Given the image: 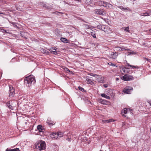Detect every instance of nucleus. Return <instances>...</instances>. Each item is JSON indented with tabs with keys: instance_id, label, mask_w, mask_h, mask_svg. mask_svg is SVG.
<instances>
[{
	"instance_id": "nucleus-1",
	"label": "nucleus",
	"mask_w": 151,
	"mask_h": 151,
	"mask_svg": "<svg viewBox=\"0 0 151 151\" xmlns=\"http://www.w3.org/2000/svg\"><path fill=\"white\" fill-rule=\"evenodd\" d=\"M36 81L34 76L30 75L25 78L24 80V84L27 87H29L32 84H34Z\"/></svg>"
},
{
	"instance_id": "nucleus-2",
	"label": "nucleus",
	"mask_w": 151,
	"mask_h": 151,
	"mask_svg": "<svg viewBox=\"0 0 151 151\" xmlns=\"http://www.w3.org/2000/svg\"><path fill=\"white\" fill-rule=\"evenodd\" d=\"M35 147L37 150L40 151L45 149L46 144L45 141L41 140L38 142L37 143Z\"/></svg>"
},
{
	"instance_id": "nucleus-3",
	"label": "nucleus",
	"mask_w": 151,
	"mask_h": 151,
	"mask_svg": "<svg viewBox=\"0 0 151 151\" xmlns=\"http://www.w3.org/2000/svg\"><path fill=\"white\" fill-rule=\"evenodd\" d=\"M16 103L15 101H10L8 102L6 105L9 109L13 110L15 107Z\"/></svg>"
},
{
	"instance_id": "nucleus-4",
	"label": "nucleus",
	"mask_w": 151,
	"mask_h": 151,
	"mask_svg": "<svg viewBox=\"0 0 151 151\" xmlns=\"http://www.w3.org/2000/svg\"><path fill=\"white\" fill-rule=\"evenodd\" d=\"M9 96L10 98H12L14 96V95L15 94V89L13 88V86H12L10 85L9 86Z\"/></svg>"
},
{
	"instance_id": "nucleus-5",
	"label": "nucleus",
	"mask_w": 151,
	"mask_h": 151,
	"mask_svg": "<svg viewBox=\"0 0 151 151\" xmlns=\"http://www.w3.org/2000/svg\"><path fill=\"white\" fill-rule=\"evenodd\" d=\"M132 87L129 86L125 87L123 90V92L125 94H130L133 90Z\"/></svg>"
},
{
	"instance_id": "nucleus-6",
	"label": "nucleus",
	"mask_w": 151,
	"mask_h": 151,
	"mask_svg": "<svg viewBox=\"0 0 151 151\" xmlns=\"http://www.w3.org/2000/svg\"><path fill=\"white\" fill-rule=\"evenodd\" d=\"M121 78L124 81H130L133 79V77L131 75L125 74Z\"/></svg>"
},
{
	"instance_id": "nucleus-7",
	"label": "nucleus",
	"mask_w": 151,
	"mask_h": 151,
	"mask_svg": "<svg viewBox=\"0 0 151 151\" xmlns=\"http://www.w3.org/2000/svg\"><path fill=\"white\" fill-rule=\"evenodd\" d=\"M94 12L96 14L101 15L105 14L104 10L102 9H96L94 10Z\"/></svg>"
},
{
	"instance_id": "nucleus-8",
	"label": "nucleus",
	"mask_w": 151,
	"mask_h": 151,
	"mask_svg": "<svg viewBox=\"0 0 151 151\" xmlns=\"http://www.w3.org/2000/svg\"><path fill=\"white\" fill-rule=\"evenodd\" d=\"M121 71L122 73H128L129 72V68L125 67H121L120 68Z\"/></svg>"
},
{
	"instance_id": "nucleus-9",
	"label": "nucleus",
	"mask_w": 151,
	"mask_h": 151,
	"mask_svg": "<svg viewBox=\"0 0 151 151\" xmlns=\"http://www.w3.org/2000/svg\"><path fill=\"white\" fill-rule=\"evenodd\" d=\"M118 55V52H111V53L109 55V57L111 58L115 59L116 58Z\"/></svg>"
},
{
	"instance_id": "nucleus-10",
	"label": "nucleus",
	"mask_w": 151,
	"mask_h": 151,
	"mask_svg": "<svg viewBox=\"0 0 151 151\" xmlns=\"http://www.w3.org/2000/svg\"><path fill=\"white\" fill-rule=\"evenodd\" d=\"M47 123L48 124V125L50 126H51L52 125H53V124H55V122H54L52 121L51 119L50 118H48L47 119Z\"/></svg>"
},
{
	"instance_id": "nucleus-11",
	"label": "nucleus",
	"mask_w": 151,
	"mask_h": 151,
	"mask_svg": "<svg viewBox=\"0 0 151 151\" xmlns=\"http://www.w3.org/2000/svg\"><path fill=\"white\" fill-rule=\"evenodd\" d=\"M100 6L106 7V2L103 1H99L98 2Z\"/></svg>"
},
{
	"instance_id": "nucleus-12",
	"label": "nucleus",
	"mask_w": 151,
	"mask_h": 151,
	"mask_svg": "<svg viewBox=\"0 0 151 151\" xmlns=\"http://www.w3.org/2000/svg\"><path fill=\"white\" fill-rule=\"evenodd\" d=\"M37 128L39 132H43L45 131L43 127H42L41 125H38L37 127Z\"/></svg>"
},
{
	"instance_id": "nucleus-13",
	"label": "nucleus",
	"mask_w": 151,
	"mask_h": 151,
	"mask_svg": "<svg viewBox=\"0 0 151 151\" xmlns=\"http://www.w3.org/2000/svg\"><path fill=\"white\" fill-rule=\"evenodd\" d=\"M128 112V109L126 108L124 109L121 111V114L123 116H124L125 117H127L126 115H125V114H127Z\"/></svg>"
},
{
	"instance_id": "nucleus-14",
	"label": "nucleus",
	"mask_w": 151,
	"mask_h": 151,
	"mask_svg": "<svg viewBox=\"0 0 151 151\" xmlns=\"http://www.w3.org/2000/svg\"><path fill=\"white\" fill-rule=\"evenodd\" d=\"M29 34L27 32H21L20 35L22 37H23L27 39V35Z\"/></svg>"
},
{
	"instance_id": "nucleus-15",
	"label": "nucleus",
	"mask_w": 151,
	"mask_h": 151,
	"mask_svg": "<svg viewBox=\"0 0 151 151\" xmlns=\"http://www.w3.org/2000/svg\"><path fill=\"white\" fill-rule=\"evenodd\" d=\"M86 81H87V83L88 84H90L93 85V82L88 77H86Z\"/></svg>"
},
{
	"instance_id": "nucleus-16",
	"label": "nucleus",
	"mask_w": 151,
	"mask_h": 151,
	"mask_svg": "<svg viewBox=\"0 0 151 151\" xmlns=\"http://www.w3.org/2000/svg\"><path fill=\"white\" fill-rule=\"evenodd\" d=\"M126 65L127 66H128V67H132L133 69H134V68L138 69L139 68V67L137 66H134L133 65H130L129 63H127Z\"/></svg>"
},
{
	"instance_id": "nucleus-17",
	"label": "nucleus",
	"mask_w": 151,
	"mask_h": 151,
	"mask_svg": "<svg viewBox=\"0 0 151 151\" xmlns=\"http://www.w3.org/2000/svg\"><path fill=\"white\" fill-rule=\"evenodd\" d=\"M57 133H53L50 134V137L52 138H54L57 139L58 138V136L57 135Z\"/></svg>"
},
{
	"instance_id": "nucleus-18",
	"label": "nucleus",
	"mask_w": 151,
	"mask_h": 151,
	"mask_svg": "<svg viewBox=\"0 0 151 151\" xmlns=\"http://www.w3.org/2000/svg\"><path fill=\"white\" fill-rule=\"evenodd\" d=\"M114 121L112 119H109L108 120H103L102 122L104 123H110Z\"/></svg>"
},
{
	"instance_id": "nucleus-19",
	"label": "nucleus",
	"mask_w": 151,
	"mask_h": 151,
	"mask_svg": "<svg viewBox=\"0 0 151 151\" xmlns=\"http://www.w3.org/2000/svg\"><path fill=\"white\" fill-rule=\"evenodd\" d=\"M101 96H102L103 97L105 98H106V99H110V98L109 96L106 95L105 93L101 94Z\"/></svg>"
},
{
	"instance_id": "nucleus-20",
	"label": "nucleus",
	"mask_w": 151,
	"mask_h": 151,
	"mask_svg": "<svg viewBox=\"0 0 151 151\" xmlns=\"http://www.w3.org/2000/svg\"><path fill=\"white\" fill-rule=\"evenodd\" d=\"M40 51L43 53L46 54H48L49 52L47 51L44 49L43 48H41L40 49Z\"/></svg>"
},
{
	"instance_id": "nucleus-21",
	"label": "nucleus",
	"mask_w": 151,
	"mask_h": 151,
	"mask_svg": "<svg viewBox=\"0 0 151 151\" xmlns=\"http://www.w3.org/2000/svg\"><path fill=\"white\" fill-rule=\"evenodd\" d=\"M57 135L58 136V138L62 137L63 135V133L61 132H57Z\"/></svg>"
},
{
	"instance_id": "nucleus-22",
	"label": "nucleus",
	"mask_w": 151,
	"mask_h": 151,
	"mask_svg": "<svg viewBox=\"0 0 151 151\" xmlns=\"http://www.w3.org/2000/svg\"><path fill=\"white\" fill-rule=\"evenodd\" d=\"M60 40L65 43H68V40L65 38L62 37L60 38Z\"/></svg>"
},
{
	"instance_id": "nucleus-23",
	"label": "nucleus",
	"mask_w": 151,
	"mask_h": 151,
	"mask_svg": "<svg viewBox=\"0 0 151 151\" xmlns=\"http://www.w3.org/2000/svg\"><path fill=\"white\" fill-rule=\"evenodd\" d=\"M108 27L107 26H106L104 25H102V27L101 30L106 32L107 31L106 29H107V28Z\"/></svg>"
},
{
	"instance_id": "nucleus-24",
	"label": "nucleus",
	"mask_w": 151,
	"mask_h": 151,
	"mask_svg": "<svg viewBox=\"0 0 151 151\" xmlns=\"http://www.w3.org/2000/svg\"><path fill=\"white\" fill-rule=\"evenodd\" d=\"M137 52H134L133 51H131L130 52H128V55H136L137 54Z\"/></svg>"
},
{
	"instance_id": "nucleus-25",
	"label": "nucleus",
	"mask_w": 151,
	"mask_h": 151,
	"mask_svg": "<svg viewBox=\"0 0 151 151\" xmlns=\"http://www.w3.org/2000/svg\"><path fill=\"white\" fill-rule=\"evenodd\" d=\"M84 25L85 28L86 29H90L91 28V25L85 24H84Z\"/></svg>"
},
{
	"instance_id": "nucleus-26",
	"label": "nucleus",
	"mask_w": 151,
	"mask_h": 151,
	"mask_svg": "<svg viewBox=\"0 0 151 151\" xmlns=\"http://www.w3.org/2000/svg\"><path fill=\"white\" fill-rule=\"evenodd\" d=\"M92 31H93L92 30ZM91 35L94 38H96V33L95 32L93 31L92 32H91Z\"/></svg>"
},
{
	"instance_id": "nucleus-27",
	"label": "nucleus",
	"mask_w": 151,
	"mask_h": 151,
	"mask_svg": "<svg viewBox=\"0 0 151 151\" xmlns=\"http://www.w3.org/2000/svg\"><path fill=\"white\" fill-rule=\"evenodd\" d=\"M150 14L148 12H146V13H142V14L141 15L142 16H149Z\"/></svg>"
},
{
	"instance_id": "nucleus-28",
	"label": "nucleus",
	"mask_w": 151,
	"mask_h": 151,
	"mask_svg": "<svg viewBox=\"0 0 151 151\" xmlns=\"http://www.w3.org/2000/svg\"><path fill=\"white\" fill-rule=\"evenodd\" d=\"M10 23L11 24L13 25V26L14 27H15L16 28H18V26L16 25V24L17 23H15V22H10Z\"/></svg>"
},
{
	"instance_id": "nucleus-29",
	"label": "nucleus",
	"mask_w": 151,
	"mask_h": 151,
	"mask_svg": "<svg viewBox=\"0 0 151 151\" xmlns=\"http://www.w3.org/2000/svg\"><path fill=\"white\" fill-rule=\"evenodd\" d=\"M91 76H93L95 77V78H97L98 76H99L98 75L93 73H90V74H89Z\"/></svg>"
},
{
	"instance_id": "nucleus-30",
	"label": "nucleus",
	"mask_w": 151,
	"mask_h": 151,
	"mask_svg": "<svg viewBox=\"0 0 151 151\" xmlns=\"http://www.w3.org/2000/svg\"><path fill=\"white\" fill-rule=\"evenodd\" d=\"M122 29L124 30L127 31L128 32H129V27L128 26L127 27H123L122 28Z\"/></svg>"
},
{
	"instance_id": "nucleus-31",
	"label": "nucleus",
	"mask_w": 151,
	"mask_h": 151,
	"mask_svg": "<svg viewBox=\"0 0 151 151\" xmlns=\"http://www.w3.org/2000/svg\"><path fill=\"white\" fill-rule=\"evenodd\" d=\"M78 88H79V90H80L81 91H82V92H86V91L84 89L80 86H79L78 87Z\"/></svg>"
},
{
	"instance_id": "nucleus-32",
	"label": "nucleus",
	"mask_w": 151,
	"mask_h": 151,
	"mask_svg": "<svg viewBox=\"0 0 151 151\" xmlns=\"http://www.w3.org/2000/svg\"><path fill=\"white\" fill-rule=\"evenodd\" d=\"M106 7H108V8H112L113 6L110 4H109L107 2H106Z\"/></svg>"
},
{
	"instance_id": "nucleus-33",
	"label": "nucleus",
	"mask_w": 151,
	"mask_h": 151,
	"mask_svg": "<svg viewBox=\"0 0 151 151\" xmlns=\"http://www.w3.org/2000/svg\"><path fill=\"white\" fill-rule=\"evenodd\" d=\"M41 5L42 6H43L46 8L47 9H48V6H47L46 4H45L42 2V3Z\"/></svg>"
},
{
	"instance_id": "nucleus-34",
	"label": "nucleus",
	"mask_w": 151,
	"mask_h": 151,
	"mask_svg": "<svg viewBox=\"0 0 151 151\" xmlns=\"http://www.w3.org/2000/svg\"><path fill=\"white\" fill-rule=\"evenodd\" d=\"M41 5L42 6H43L46 8L47 9H48V6H47L46 4H45L42 2V3Z\"/></svg>"
},
{
	"instance_id": "nucleus-35",
	"label": "nucleus",
	"mask_w": 151,
	"mask_h": 151,
	"mask_svg": "<svg viewBox=\"0 0 151 151\" xmlns=\"http://www.w3.org/2000/svg\"><path fill=\"white\" fill-rule=\"evenodd\" d=\"M102 25H101V24H99L97 26L96 28L101 30L102 28Z\"/></svg>"
},
{
	"instance_id": "nucleus-36",
	"label": "nucleus",
	"mask_w": 151,
	"mask_h": 151,
	"mask_svg": "<svg viewBox=\"0 0 151 151\" xmlns=\"http://www.w3.org/2000/svg\"><path fill=\"white\" fill-rule=\"evenodd\" d=\"M12 151H20L18 148H16L13 149H12Z\"/></svg>"
},
{
	"instance_id": "nucleus-37",
	"label": "nucleus",
	"mask_w": 151,
	"mask_h": 151,
	"mask_svg": "<svg viewBox=\"0 0 151 151\" xmlns=\"http://www.w3.org/2000/svg\"><path fill=\"white\" fill-rule=\"evenodd\" d=\"M130 50L129 49H126L124 47H122V48H121V50H122V51H124V50L127 51V50Z\"/></svg>"
},
{
	"instance_id": "nucleus-38",
	"label": "nucleus",
	"mask_w": 151,
	"mask_h": 151,
	"mask_svg": "<svg viewBox=\"0 0 151 151\" xmlns=\"http://www.w3.org/2000/svg\"><path fill=\"white\" fill-rule=\"evenodd\" d=\"M64 69L66 71H68L71 73L72 72V71H70L68 68H67L66 67H64Z\"/></svg>"
},
{
	"instance_id": "nucleus-39",
	"label": "nucleus",
	"mask_w": 151,
	"mask_h": 151,
	"mask_svg": "<svg viewBox=\"0 0 151 151\" xmlns=\"http://www.w3.org/2000/svg\"><path fill=\"white\" fill-rule=\"evenodd\" d=\"M100 101L101 104H105V103L104 101V100H103L102 99H100Z\"/></svg>"
},
{
	"instance_id": "nucleus-40",
	"label": "nucleus",
	"mask_w": 151,
	"mask_h": 151,
	"mask_svg": "<svg viewBox=\"0 0 151 151\" xmlns=\"http://www.w3.org/2000/svg\"><path fill=\"white\" fill-rule=\"evenodd\" d=\"M51 53H53L55 55L57 54V52H56V51H51Z\"/></svg>"
},
{
	"instance_id": "nucleus-41",
	"label": "nucleus",
	"mask_w": 151,
	"mask_h": 151,
	"mask_svg": "<svg viewBox=\"0 0 151 151\" xmlns=\"http://www.w3.org/2000/svg\"><path fill=\"white\" fill-rule=\"evenodd\" d=\"M119 8L121 9L122 10H124V9L123 6H117Z\"/></svg>"
},
{
	"instance_id": "nucleus-42",
	"label": "nucleus",
	"mask_w": 151,
	"mask_h": 151,
	"mask_svg": "<svg viewBox=\"0 0 151 151\" xmlns=\"http://www.w3.org/2000/svg\"><path fill=\"white\" fill-rule=\"evenodd\" d=\"M124 10H127L128 11H131V9H129V8L128 7H127L126 8H125Z\"/></svg>"
},
{
	"instance_id": "nucleus-43",
	"label": "nucleus",
	"mask_w": 151,
	"mask_h": 151,
	"mask_svg": "<svg viewBox=\"0 0 151 151\" xmlns=\"http://www.w3.org/2000/svg\"><path fill=\"white\" fill-rule=\"evenodd\" d=\"M66 140H67L69 142H70L71 140V137H68L67 138Z\"/></svg>"
},
{
	"instance_id": "nucleus-44",
	"label": "nucleus",
	"mask_w": 151,
	"mask_h": 151,
	"mask_svg": "<svg viewBox=\"0 0 151 151\" xmlns=\"http://www.w3.org/2000/svg\"><path fill=\"white\" fill-rule=\"evenodd\" d=\"M108 85H109V84H104L103 85V86H104L105 87V88H107L108 87Z\"/></svg>"
},
{
	"instance_id": "nucleus-45",
	"label": "nucleus",
	"mask_w": 151,
	"mask_h": 151,
	"mask_svg": "<svg viewBox=\"0 0 151 151\" xmlns=\"http://www.w3.org/2000/svg\"><path fill=\"white\" fill-rule=\"evenodd\" d=\"M108 64L110 65H112L113 66H115V65L114 64H113V63L111 62L109 63Z\"/></svg>"
},
{
	"instance_id": "nucleus-46",
	"label": "nucleus",
	"mask_w": 151,
	"mask_h": 151,
	"mask_svg": "<svg viewBox=\"0 0 151 151\" xmlns=\"http://www.w3.org/2000/svg\"><path fill=\"white\" fill-rule=\"evenodd\" d=\"M146 60L147 61H148L149 62H151V60L150 59H148V58H146Z\"/></svg>"
},
{
	"instance_id": "nucleus-47",
	"label": "nucleus",
	"mask_w": 151,
	"mask_h": 151,
	"mask_svg": "<svg viewBox=\"0 0 151 151\" xmlns=\"http://www.w3.org/2000/svg\"><path fill=\"white\" fill-rule=\"evenodd\" d=\"M6 151H12V149H9V150L8 148H7L6 150Z\"/></svg>"
},
{
	"instance_id": "nucleus-48",
	"label": "nucleus",
	"mask_w": 151,
	"mask_h": 151,
	"mask_svg": "<svg viewBox=\"0 0 151 151\" xmlns=\"http://www.w3.org/2000/svg\"><path fill=\"white\" fill-rule=\"evenodd\" d=\"M148 103H149V104H150V106H151V101H149Z\"/></svg>"
},
{
	"instance_id": "nucleus-49",
	"label": "nucleus",
	"mask_w": 151,
	"mask_h": 151,
	"mask_svg": "<svg viewBox=\"0 0 151 151\" xmlns=\"http://www.w3.org/2000/svg\"><path fill=\"white\" fill-rule=\"evenodd\" d=\"M119 80V78H116V81H118V80Z\"/></svg>"
},
{
	"instance_id": "nucleus-50",
	"label": "nucleus",
	"mask_w": 151,
	"mask_h": 151,
	"mask_svg": "<svg viewBox=\"0 0 151 151\" xmlns=\"http://www.w3.org/2000/svg\"><path fill=\"white\" fill-rule=\"evenodd\" d=\"M129 111H131H131H132V109H131V110H130V109H129Z\"/></svg>"
},
{
	"instance_id": "nucleus-51",
	"label": "nucleus",
	"mask_w": 151,
	"mask_h": 151,
	"mask_svg": "<svg viewBox=\"0 0 151 151\" xmlns=\"http://www.w3.org/2000/svg\"><path fill=\"white\" fill-rule=\"evenodd\" d=\"M0 14H3V13H0Z\"/></svg>"
},
{
	"instance_id": "nucleus-52",
	"label": "nucleus",
	"mask_w": 151,
	"mask_h": 151,
	"mask_svg": "<svg viewBox=\"0 0 151 151\" xmlns=\"http://www.w3.org/2000/svg\"><path fill=\"white\" fill-rule=\"evenodd\" d=\"M99 151H104L102 150H100Z\"/></svg>"
},
{
	"instance_id": "nucleus-53",
	"label": "nucleus",
	"mask_w": 151,
	"mask_h": 151,
	"mask_svg": "<svg viewBox=\"0 0 151 151\" xmlns=\"http://www.w3.org/2000/svg\"><path fill=\"white\" fill-rule=\"evenodd\" d=\"M54 49V50H56V49Z\"/></svg>"
},
{
	"instance_id": "nucleus-54",
	"label": "nucleus",
	"mask_w": 151,
	"mask_h": 151,
	"mask_svg": "<svg viewBox=\"0 0 151 151\" xmlns=\"http://www.w3.org/2000/svg\"><path fill=\"white\" fill-rule=\"evenodd\" d=\"M150 47H151V45Z\"/></svg>"
}]
</instances>
